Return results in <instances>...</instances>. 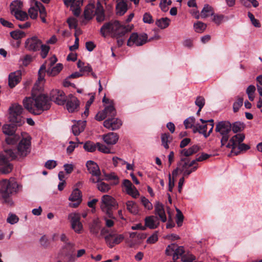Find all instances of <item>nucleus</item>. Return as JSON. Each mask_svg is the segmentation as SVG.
Listing matches in <instances>:
<instances>
[{
	"label": "nucleus",
	"instance_id": "obj_26",
	"mask_svg": "<svg viewBox=\"0 0 262 262\" xmlns=\"http://www.w3.org/2000/svg\"><path fill=\"white\" fill-rule=\"evenodd\" d=\"M118 135L114 132H111L103 136V139L107 144L114 145L118 141Z\"/></svg>",
	"mask_w": 262,
	"mask_h": 262
},
{
	"label": "nucleus",
	"instance_id": "obj_49",
	"mask_svg": "<svg viewBox=\"0 0 262 262\" xmlns=\"http://www.w3.org/2000/svg\"><path fill=\"white\" fill-rule=\"evenodd\" d=\"M40 49H41L40 55L41 57L45 58L50 50V47L47 45H42L41 43Z\"/></svg>",
	"mask_w": 262,
	"mask_h": 262
},
{
	"label": "nucleus",
	"instance_id": "obj_16",
	"mask_svg": "<svg viewBox=\"0 0 262 262\" xmlns=\"http://www.w3.org/2000/svg\"><path fill=\"white\" fill-rule=\"evenodd\" d=\"M116 114V111L114 106L111 104L105 106L103 111L98 112L95 116V119L100 121L104 120L107 116L108 117H115Z\"/></svg>",
	"mask_w": 262,
	"mask_h": 262
},
{
	"label": "nucleus",
	"instance_id": "obj_29",
	"mask_svg": "<svg viewBox=\"0 0 262 262\" xmlns=\"http://www.w3.org/2000/svg\"><path fill=\"white\" fill-rule=\"evenodd\" d=\"M86 121H79L76 124L73 125L72 130L75 136H78L80 133L83 132L86 125Z\"/></svg>",
	"mask_w": 262,
	"mask_h": 262
},
{
	"label": "nucleus",
	"instance_id": "obj_41",
	"mask_svg": "<svg viewBox=\"0 0 262 262\" xmlns=\"http://www.w3.org/2000/svg\"><path fill=\"white\" fill-rule=\"evenodd\" d=\"M127 209L131 213L136 214L138 212L137 206L133 201H128L126 202Z\"/></svg>",
	"mask_w": 262,
	"mask_h": 262
},
{
	"label": "nucleus",
	"instance_id": "obj_30",
	"mask_svg": "<svg viewBox=\"0 0 262 262\" xmlns=\"http://www.w3.org/2000/svg\"><path fill=\"white\" fill-rule=\"evenodd\" d=\"M95 14L96 15V20L98 23H101L105 20V15L103 7L101 5L98 3L97 8L95 10Z\"/></svg>",
	"mask_w": 262,
	"mask_h": 262
},
{
	"label": "nucleus",
	"instance_id": "obj_47",
	"mask_svg": "<svg viewBox=\"0 0 262 262\" xmlns=\"http://www.w3.org/2000/svg\"><path fill=\"white\" fill-rule=\"evenodd\" d=\"M35 7L37 8V11L40 13V15H47L46 9L44 6L39 2H35Z\"/></svg>",
	"mask_w": 262,
	"mask_h": 262
},
{
	"label": "nucleus",
	"instance_id": "obj_14",
	"mask_svg": "<svg viewBox=\"0 0 262 262\" xmlns=\"http://www.w3.org/2000/svg\"><path fill=\"white\" fill-rule=\"evenodd\" d=\"M66 107L69 113H74L79 110L80 102L77 97L72 94L69 95L66 98Z\"/></svg>",
	"mask_w": 262,
	"mask_h": 262
},
{
	"label": "nucleus",
	"instance_id": "obj_34",
	"mask_svg": "<svg viewBox=\"0 0 262 262\" xmlns=\"http://www.w3.org/2000/svg\"><path fill=\"white\" fill-rule=\"evenodd\" d=\"M214 13L213 12V8L209 5L206 4L201 13V16L203 18H206L209 15H213Z\"/></svg>",
	"mask_w": 262,
	"mask_h": 262
},
{
	"label": "nucleus",
	"instance_id": "obj_48",
	"mask_svg": "<svg viewBox=\"0 0 262 262\" xmlns=\"http://www.w3.org/2000/svg\"><path fill=\"white\" fill-rule=\"evenodd\" d=\"M195 259V257L189 253L184 254L181 257V260L183 262H192Z\"/></svg>",
	"mask_w": 262,
	"mask_h": 262
},
{
	"label": "nucleus",
	"instance_id": "obj_9",
	"mask_svg": "<svg viewBox=\"0 0 262 262\" xmlns=\"http://www.w3.org/2000/svg\"><path fill=\"white\" fill-rule=\"evenodd\" d=\"M117 206V202L111 196L104 195L102 198L101 208L103 212H105L108 217L115 219L112 210L113 208H116Z\"/></svg>",
	"mask_w": 262,
	"mask_h": 262
},
{
	"label": "nucleus",
	"instance_id": "obj_63",
	"mask_svg": "<svg viewBox=\"0 0 262 262\" xmlns=\"http://www.w3.org/2000/svg\"><path fill=\"white\" fill-rule=\"evenodd\" d=\"M33 60L31 55L27 54L25 55L23 59V64L25 66H27Z\"/></svg>",
	"mask_w": 262,
	"mask_h": 262
},
{
	"label": "nucleus",
	"instance_id": "obj_43",
	"mask_svg": "<svg viewBox=\"0 0 262 262\" xmlns=\"http://www.w3.org/2000/svg\"><path fill=\"white\" fill-rule=\"evenodd\" d=\"M244 99L242 97H237L236 101L233 104V110L234 113L238 111L243 105Z\"/></svg>",
	"mask_w": 262,
	"mask_h": 262
},
{
	"label": "nucleus",
	"instance_id": "obj_5",
	"mask_svg": "<svg viewBox=\"0 0 262 262\" xmlns=\"http://www.w3.org/2000/svg\"><path fill=\"white\" fill-rule=\"evenodd\" d=\"M19 185L14 180H3L0 182V198L9 205L12 204L10 198L11 195L17 193Z\"/></svg>",
	"mask_w": 262,
	"mask_h": 262
},
{
	"label": "nucleus",
	"instance_id": "obj_36",
	"mask_svg": "<svg viewBox=\"0 0 262 262\" xmlns=\"http://www.w3.org/2000/svg\"><path fill=\"white\" fill-rule=\"evenodd\" d=\"M83 0H64V4L67 6H71V7L80 8L82 5Z\"/></svg>",
	"mask_w": 262,
	"mask_h": 262
},
{
	"label": "nucleus",
	"instance_id": "obj_52",
	"mask_svg": "<svg viewBox=\"0 0 262 262\" xmlns=\"http://www.w3.org/2000/svg\"><path fill=\"white\" fill-rule=\"evenodd\" d=\"M189 164V159L187 157H182L179 163L178 164L179 166L182 165L183 170L188 168Z\"/></svg>",
	"mask_w": 262,
	"mask_h": 262
},
{
	"label": "nucleus",
	"instance_id": "obj_40",
	"mask_svg": "<svg viewBox=\"0 0 262 262\" xmlns=\"http://www.w3.org/2000/svg\"><path fill=\"white\" fill-rule=\"evenodd\" d=\"M100 226L98 222L94 221L90 226V232L95 235H97L100 230Z\"/></svg>",
	"mask_w": 262,
	"mask_h": 262
},
{
	"label": "nucleus",
	"instance_id": "obj_20",
	"mask_svg": "<svg viewBox=\"0 0 262 262\" xmlns=\"http://www.w3.org/2000/svg\"><path fill=\"white\" fill-rule=\"evenodd\" d=\"M123 186L125 188L126 192L129 195L134 198H137L139 195V192L136 188L133 185L130 181L125 179L123 182Z\"/></svg>",
	"mask_w": 262,
	"mask_h": 262
},
{
	"label": "nucleus",
	"instance_id": "obj_12",
	"mask_svg": "<svg viewBox=\"0 0 262 262\" xmlns=\"http://www.w3.org/2000/svg\"><path fill=\"white\" fill-rule=\"evenodd\" d=\"M147 38L148 36L146 33H133L127 41V45L130 47L135 44L137 46H141L147 42Z\"/></svg>",
	"mask_w": 262,
	"mask_h": 262
},
{
	"label": "nucleus",
	"instance_id": "obj_25",
	"mask_svg": "<svg viewBox=\"0 0 262 262\" xmlns=\"http://www.w3.org/2000/svg\"><path fill=\"white\" fill-rule=\"evenodd\" d=\"M155 213L159 216L160 220L164 223L167 221L166 216L163 205L159 202H156L155 205Z\"/></svg>",
	"mask_w": 262,
	"mask_h": 262
},
{
	"label": "nucleus",
	"instance_id": "obj_35",
	"mask_svg": "<svg viewBox=\"0 0 262 262\" xmlns=\"http://www.w3.org/2000/svg\"><path fill=\"white\" fill-rule=\"evenodd\" d=\"M172 140V137L169 135V133H164L161 135V140L162 145L165 148L168 149L169 148L168 143H170Z\"/></svg>",
	"mask_w": 262,
	"mask_h": 262
},
{
	"label": "nucleus",
	"instance_id": "obj_42",
	"mask_svg": "<svg viewBox=\"0 0 262 262\" xmlns=\"http://www.w3.org/2000/svg\"><path fill=\"white\" fill-rule=\"evenodd\" d=\"M105 178L104 179V180H114V182L113 183V185H116L119 183V178L115 174L114 172L111 173L110 174H105Z\"/></svg>",
	"mask_w": 262,
	"mask_h": 262
},
{
	"label": "nucleus",
	"instance_id": "obj_37",
	"mask_svg": "<svg viewBox=\"0 0 262 262\" xmlns=\"http://www.w3.org/2000/svg\"><path fill=\"white\" fill-rule=\"evenodd\" d=\"M96 148H97V143L95 144L90 141H86L83 145V148L88 152H94L96 150Z\"/></svg>",
	"mask_w": 262,
	"mask_h": 262
},
{
	"label": "nucleus",
	"instance_id": "obj_31",
	"mask_svg": "<svg viewBox=\"0 0 262 262\" xmlns=\"http://www.w3.org/2000/svg\"><path fill=\"white\" fill-rule=\"evenodd\" d=\"M116 8L117 13L123 15L127 10V5L123 0H121L117 4Z\"/></svg>",
	"mask_w": 262,
	"mask_h": 262
},
{
	"label": "nucleus",
	"instance_id": "obj_53",
	"mask_svg": "<svg viewBox=\"0 0 262 262\" xmlns=\"http://www.w3.org/2000/svg\"><path fill=\"white\" fill-rule=\"evenodd\" d=\"M141 202L145 208L150 210L152 209V205L149 200L144 196L141 198Z\"/></svg>",
	"mask_w": 262,
	"mask_h": 262
},
{
	"label": "nucleus",
	"instance_id": "obj_60",
	"mask_svg": "<svg viewBox=\"0 0 262 262\" xmlns=\"http://www.w3.org/2000/svg\"><path fill=\"white\" fill-rule=\"evenodd\" d=\"M143 21L145 23L147 24H151L154 22V20L152 19V17L151 15V14L149 13H145L143 17Z\"/></svg>",
	"mask_w": 262,
	"mask_h": 262
},
{
	"label": "nucleus",
	"instance_id": "obj_57",
	"mask_svg": "<svg viewBox=\"0 0 262 262\" xmlns=\"http://www.w3.org/2000/svg\"><path fill=\"white\" fill-rule=\"evenodd\" d=\"M158 232L156 231L147 238L146 242L147 244H155L156 242L158 241Z\"/></svg>",
	"mask_w": 262,
	"mask_h": 262
},
{
	"label": "nucleus",
	"instance_id": "obj_55",
	"mask_svg": "<svg viewBox=\"0 0 262 262\" xmlns=\"http://www.w3.org/2000/svg\"><path fill=\"white\" fill-rule=\"evenodd\" d=\"M28 13L30 17L32 19H36L38 16L37 9L35 6L30 8L29 9Z\"/></svg>",
	"mask_w": 262,
	"mask_h": 262
},
{
	"label": "nucleus",
	"instance_id": "obj_33",
	"mask_svg": "<svg viewBox=\"0 0 262 262\" xmlns=\"http://www.w3.org/2000/svg\"><path fill=\"white\" fill-rule=\"evenodd\" d=\"M170 19L167 17H163L157 19L156 21V25L161 28L164 29L166 28L169 25Z\"/></svg>",
	"mask_w": 262,
	"mask_h": 262
},
{
	"label": "nucleus",
	"instance_id": "obj_44",
	"mask_svg": "<svg viewBox=\"0 0 262 262\" xmlns=\"http://www.w3.org/2000/svg\"><path fill=\"white\" fill-rule=\"evenodd\" d=\"M206 27L207 25L201 21H198L194 24L195 31L198 33L203 32L206 29Z\"/></svg>",
	"mask_w": 262,
	"mask_h": 262
},
{
	"label": "nucleus",
	"instance_id": "obj_3",
	"mask_svg": "<svg viewBox=\"0 0 262 262\" xmlns=\"http://www.w3.org/2000/svg\"><path fill=\"white\" fill-rule=\"evenodd\" d=\"M23 104L24 107L30 113L39 115L50 108L51 102L47 95L41 94L32 95L31 97H26L23 100Z\"/></svg>",
	"mask_w": 262,
	"mask_h": 262
},
{
	"label": "nucleus",
	"instance_id": "obj_15",
	"mask_svg": "<svg viewBox=\"0 0 262 262\" xmlns=\"http://www.w3.org/2000/svg\"><path fill=\"white\" fill-rule=\"evenodd\" d=\"M104 239L107 245L110 248H112L115 245L120 244L124 239V236L122 234H117L114 232H111V233L104 236Z\"/></svg>",
	"mask_w": 262,
	"mask_h": 262
},
{
	"label": "nucleus",
	"instance_id": "obj_58",
	"mask_svg": "<svg viewBox=\"0 0 262 262\" xmlns=\"http://www.w3.org/2000/svg\"><path fill=\"white\" fill-rule=\"evenodd\" d=\"M57 165V162L55 160H48L45 165V166L49 169H52L55 168Z\"/></svg>",
	"mask_w": 262,
	"mask_h": 262
},
{
	"label": "nucleus",
	"instance_id": "obj_2",
	"mask_svg": "<svg viewBox=\"0 0 262 262\" xmlns=\"http://www.w3.org/2000/svg\"><path fill=\"white\" fill-rule=\"evenodd\" d=\"M23 110V107L18 104H13L9 108V120L11 124H4L2 127L3 133L8 136L5 141L8 145L14 144L20 139V136L15 134V132L17 126L25 123L21 116Z\"/></svg>",
	"mask_w": 262,
	"mask_h": 262
},
{
	"label": "nucleus",
	"instance_id": "obj_6",
	"mask_svg": "<svg viewBox=\"0 0 262 262\" xmlns=\"http://www.w3.org/2000/svg\"><path fill=\"white\" fill-rule=\"evenodd\" d=\"M245 138L244 134L235 135L230 139L226 147L231 149V154L233 153L235 156L238 155L241 152L246 151L250 148L249 145L242 143Z\"/></svg>",
	"mask_w": 262,
	"mask_h": 262
},
{
	"label": "nucleus",
	"instance_id": "obj_45",
	"mask_svg": "<svg viewBox=\"0 0 262 262\" xmlns=\"http://www.w3.org/2000/svg\"><path fill=\"white\" fill-rule=\"evenodd\" d=\"M255 87L253 85H249L247 90H246V93L247 94L248 96L249 99L250 101H253L254 98V94L255 91Z\"/></svg>",
	"mask_w": 262,
	"mask_h": 262
},
{
	"label": "nucleus",
	"instance_id": "obj_51",
	"mask_svg": "<svg viewBox=\"0 0 262 262\" xmlns=\"http://www.w3.org/2000/svg\"><path fill=\"white\" fill-rule=\"evenodd\" d=\"M248 16L249 17L252 25L255 27L259 28L260 27V24L259 21V20L256 18H255L253 14L251 13L250 12H248Z\"/></svg>",
	"mask_w": 262,
	"mask_h": 262
},
{
	"label": "nucleus",
	"instance_id": "obj_39",
	"mask_svg": "<svg viewBox=\"0 0 262 262\" xmlns=\"http://www.w3.org/2000/svg\"><path fill=\"white\" fill-rule=\"evenodd\" d=\"M97 187L99 191L104 193L107 192L111 189L110 185L103 181H101L97 184Z\"/></svg>",
	"mask_w": 262,
	"mask_h": 262
},
{
	"label": "nucleus",
	"instance_id": "obj_38",
	"mask_svg": "<svg viewBox=\"0 0 262 262\" xmlns=\"http://www.w3.org/2000/svg\"><path fill=\"white\" fill-rule=\"evenodd\" d=\"M10 36L15 40H19L26 36V33L19 30H16L11 32Z\"/></svg>",
	"mask_w": 262,
	"mask_h": 262
},
{
	"label": "nucleus",
	"instance_id": "obj_4",
	"mask_svg": "<svg viewBox=\"0 0 262 262\" xmlns=\"http://www.w3.org/2000/svg\"><path fill=\"white\" fill-rule=\"evenodd\" d=\"M132 29V28L129 26L122 25L118 20H112L104 24L100 29V32L104 37L110 34L115 37H118L124 36L126 33L131 31Z\"/></svg>",
	"mask_w": 262,
	"mask_h": 262
},
{
	"label": "nucleus",
	"instance_id": "obj_8",
	"mask_svg": "<svg viewBox=\"0 0 262 262\" xmlns=\"http://www.w3.org/2000/svg\"><path fill=\"white\" fill-rule=\"evenodd\" d=\"M75 244L67 243L62 246L58 254V258L63 262H74L75 257L74 255Z\"/></svg>",
	"mask_w": 262,
	"mask_h": 262
},
{
	"label": "nucleus",
	"instance_id": "obj_24",
	"mask_svg": "<svg viewBox=\"0 0 262 262\" xmlns=\"http://www.w3.org/2000/svg\"><path fill=\"white\" fill-rule=\"evenodd\" d=\"M145 226L151 229L157 228L160 224L158 218L157 216L150 215L145 218Z\"/></svg>",
	"mask_w": 262,
	"mask_h": 262
},
{
	"label": "nucleus",
	"instance_id": "obj_17",
	"mask_svg": "<svg viewBox=\"0 0 262 262\" xmlns=\"http://www.w3.org/2000/svg\"><path fill=\"white\" fill-rule=\"evenodd\" d=\"M41 41L36 36L28 38L25 41L26 49L31 52L39 51L41 46Z\"/></svg>",
	"mask_w": 262,
	"mask_h": 262
},
{
	"label": "nucleus",
	"instance_id": "obj_18",
	"mask_svg": "<svg viewBox=\"0 0 262 262\" xmlns=\"http://www.w3.org/2000/svg\"><path fill=\"white\" fill-rule=\"evenodd\" d=\"M122 124V121L118 118H115V117H109V118L103 122L105 127L113 130L119 129Z\"/></svg>",
	"mask_w": 262,
	"mask_h": 262
},
{
	"label": "nucleus",
	"instance_id": "obj_59",
	"mask_svg": "<svg viewBox=\"0 0 262 262\" xmlns=\"http://www.w3.org/2000/svg\"><path fill=\"white\" fill-rule=\"evenodd\" d=\"M97 146L98 150H99L100 151L105 154H108L110 152V149L108 147H107L105 145L101 144V143L98 142L97 143Z\"/></svg>",
	"mask_w": 262,
	"mask_h": 262
},
{
	"label": "nucleus",
	"instance_id": "obj_23",
	"mask_svg": "<svg viewBox=\"0 0 262 262\" xmlns=\"http://www.w3.org/2000/svg\"><path fill=\"white\" fill-rule=\"evenodd\" d=\"M86 166L89 173L92 176L98 177L101 176V173L98 165L93 161H88Z\"/></svg>",
	"mask_w": 262,
	"mask_h": 262
},
{
	"label": "nucleus",
	"instance_id": "obj_21",
	"mask_svg": "<svg viewBox=\"0 0 262 262\" xmlns=\"http://www.w3.org/2000/svg\"><path fill=\"white\" fill-rule=\"evenodd\" d=\"M69 200L72 202H75V203H70L69 205L70 207L73 208L77 207L82 201L81 192L78 189H75L70 196Z\"/></svg>",
	"mask_w": 262,
	"mask_h": 262
},
{
	"label": "nucleus",
	"instance_id": "obj_62",
	"mask_svg": "<svg viewBox=\"0 0 262 262\" xmlns=\"http://www.w3.org/2000/svg\"><path fill=\"white\" fill-rule=\"evenodd\" d=\"M18 217L15 214H11L8 218H7V222L11 224H14L15 223H16L18 221Z\"/></svg>",
	"mask_w": 262,
	"mask_h": 262
},
{
	"label": "nucleus",
	"instance_id": "obj_64",
	"mask_svg": "<svg viewBox=\"0 0 262 262\" xmlns=\"http://www.w3.org/2000/svg\"><path fill=\"white\" fill-rule=\"evenodd\" d=\"M70 144L71 145H69L67 148V151L68 154H72L76 147L78 146V144H76L73 141H70Z\"/></svg>",
	"mask_w": 262,
	"mask_h": 262
},
{
	"label": "nucleus",
	"instance_id": "obj_1",
	"mask_svg": "<svg viewBox=\"0 0 262 262\" xmlns=\"http://www.w3.org/2000/svg\"><path fill=\"white\" fill-rule=\"evenodd\" d=\"M31 141L30 138H23L15 149L5 148L6 155L0 153V169L4 173L11 171L13 166L9 162L11 160H20L26 157L30 152Z\"/></svg>",
	"mask_w": 262,
	"mask_h": 262
},
{
	"label": "nucleus",
	"instance_id": "obj_13",
	"mask_svg": "<svg viewBox=\"0 0 262 262\" xmlns=\"http://www.w3.org/2000/svg\"><path fill=\"white\" fill-rule=\"evenodd\" d=\"M67 96L64 93L59 90H53L50 93V101L58 105H63L66 102Z\"/></svg>",
	"mask_w": 262,
	"mask_h": 262
},
{
	"label": "nucleus",
	"instance_id": "obj_28",
	"mask_svg": "<svg viewBox=\"0 0 262 262\" xmlns=\"http://www.w3.org/2000/svg\"><path fill=\"white\" fill-rule=\"evenodd\" d=\"M200 149V147L198 145H194L189 148L188 149H182L180 153L181 156H183L186 157H188L197 152H198Z\"/></svg>",
	"mask_w": 262,
	"mask_h": 262
},
{
	"label": "nucleus",
	"instance_id": "obj_54",
	"mask_svg": "<svg viewBox=\"0 0 262 262\" xmlns=\"http://www.w3.org/2000/svg\"><path fill=\"white\" fill-rule=\"evenodd\" d=\"M176 247H177L176 244H171L168 245L165 250L166 255L168 256L171 255L172 253L174 252Z\"/></svg>",
	"mask_w": 262,
	"mask_h": 262
},
{
	"label": "nucleus",
	"instance_id": "obj_19",
	"mask_svg": "<svg viewBox=\"0 0 262 262\" xmlns=\"http://www.w3.org/2000/svg\"><path fill=\"white\" fill-rule=\"evenodd\" d=\"M69 219L71 220L72 229L77 233H79L82 229V225L80 222V216L78 213H71L69 215Z\"/></svg>",
	"mask_w": 262,
	"mask_h": 262
},
{
	"label": "nucleus",
	"instance_id": "obj_7",
	"mask_svg": "<svg viewBox=\"0 0 262 262\" xmlns=\"http://www.w3.org/2000/svg\"><path fill=\"white\" fill-rule=\"evenodd\" d=\"M231 128V123L228 121H222L216 124L215 131L222 136L221 139V147L226 145L227 142L229 141V133Z\"/></svg>",
	"mask_w": 262,
	"mask_h": 262
},
{
	"label": "nucleus",
	"instance_id": "obj_50",
	"mask_svg": "<svg viewBox=\"0 0 262 262\" xmlns=\"http://www.w3.org/2000/svg\"><path fill=\"white\" fill-rule=\"evenodd\" d=\"M195 118L193 117H189L184 121V124L186 128H192L194 125L193 124L195 122Z\"/></svg>",
	"mask_w": 262,
	"mask_h": 262
},
{
	"label": "nucleus",
	"instance_id": "obj_61",
	"mask_svg": "<svg viewBox=\"0 0 262 262\" xmlns=\"http://www.w3.org/2000/svg\"><path fill=\"white\" fill-rule=\"evenodd\" d=\"M213 18L212 20L216 25H219L222 23L224 16L223 15L213 14Z\"/></svg>",
	"mask_w": 262,
	"mask_h": 262
},
{
	"label": "nucleus",
	"instance_id": "obj_22",
	"mask_svg": "<svg viewBox=\"0 0 262 262\" xmlns=\"http://www.w3.org/2000/svg\"><path fill=\"white\" fill-rule=\"evenodd\" d=\"M21 79V72L20 70L11 73L9 75L8 84L11 88H14Z\"/></svg>",
	"mask_w": 262,
	"mask_h": 262
},
{
	"label": "nucleus",
	"instance_id": "obj_56",
	"mask_svg": "<svg viewBox=\"0 0 262 262\" xmlns=\"http://www.w3.org/2000/svg\"><path fill=\"white\" fill-rule=\"evenodd\" d=\"M205 103V100L204 98L202 96H198L197 97L195 101V104L200 108H202L204 106Z\"/></svg>",
	"mask_w": 262,
	"mask_h": 262
},
{
	"label": "nucleus",
	"instance_id": "obj_10",
	"mask_svg": "<svg viewBox=\"0 0 262 262\" xmlns=\"http://www.w3.org/2000/svg\"><path fill=\"white\" fill-rule=\"evenodd\" d=\"M47 64V61H46L45 63L41 66L38 71L39 81H41L43 79L46 72L49 76H54L58 74L62 68V65L60 63H58L55 67H48L47 70H46Z\"/></svg>",
	"mask_w": 262,
	"mask_h": 262
},
{
	"label": "nucleus",
	"instance_id": "obj_27",
	"mask_svg": "<svg viewBox=\"0 0 262 262\" xmlns=\"http://www.w3.org/2000/svg\"><path fill=\"white\" fill-rule=\"evenodd\" d=\"M95 5L94 3H90L85 7L84 11L85 19H91L95 13Z\"/></svg>",
	"mask_w": 262,
	"mask_h": 262
},
{
	"label": "nucleus",
	"instance_id": "obj_11",
	"mask_svg": "<svg viewBox=\"0 0 262 262\" xmlns=\"http://www.w3.org/2000/svg\"><path fill=\"white\" fill-rule=\"evenodd\" d=\"M23 4L20 1H13L10 5V10L12 14H13L15 18L21 21H24L28 18V15L25 12L19 10Z\"/></svg>",
	"mask_w": 262,
	"mask_h": 262
},
{
	"label": "nucleus",
	"instance_id": "obj_46",
	"mask_svg": "<svg viewBox=\"0 0 262 262\" xmlns=\"http://www.w3.org/2000/svg\"><path fill=\"white\" fill-rule=\"evenodd\" d=\"M184 217L182 212L179 209H177L176 222L178 227H181L182 225Z\"/></svg>",
	"mask_w": 262,
	"mask_h": 262
},
{
	"label": "nucleus",
	"instance_id": "obj_32",
	"mask_svg": "<svg viewBox=\"0 0 262 262\" xmlns=\"http://www.w3.org/2000/svg\"><path fill=\"white\" fill-rule=\"evenodd\" d=\"M231 130L234 133H237L242 132L245 128V124L243 122L236 121L231 124Z\"/></svg>",
	"mask_w": 262,
	"mask_h": 262
}]
</instances>
